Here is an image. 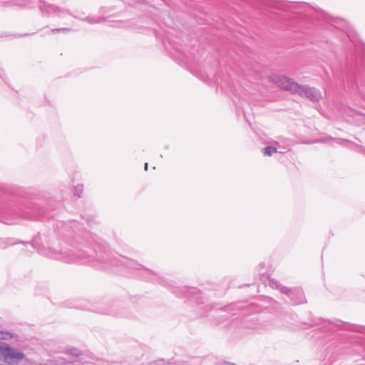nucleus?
Here are the masks:
<instances>
[{
  "label": "nucleus",
  "mask_w": 365,
  "mask_h": 365,
  "mask_svg": "<svg viewBox=\"0 0 365 365\" xmlns=\"http://www.w3.org/2000/svg\"><path fill=\"white\" fill-rule=\"evenodd\" d=\"M273 81L282 89L289 91L292 94L298 95L302 98H306L312 102H319L322 99L321 91L315 87L300 85L284 76H277L273 78Z\"/></svg>",
  "instance_id": "f257e3e1"
},
{
  "label": "nucleus",
  "mask_w": 365,
  "mask_h": 365,
  "mask_svg": "<svg viewBox=\"0 0 365 365\" xmlns=\"http://www.w3.org/2000/svg\"><path fill=\"white\" fill-rule=\"evenodd\" d=\"M48 255L51 258L61 260L66 263L86 264L91 262V259L95 257L92 255L82 250H78V252L73 251L63 252L61 251L58 252L54 249H50Z\"/></svg>",
  "instance_id": "f03ea898"
},
{
  "label": "nucleus",
  "mask_w": 365,
  "mask_h": 365,
  "mask_svg": "<svg viewBox=\"0 0 365 365\" xmlns=\"http://www.w3.org/2000/svg\"><path fill=\"white\" fill-rule=\"evenodd\" d=\"M26 355L9 344L0 341V361L6 364L17 365L24 359Z\"/></svg>",
  "instance_id": "7ed1b4c3"
},
{
  "label": "nucleus",
  "mask_w": 365,
  "mask_h": 365,
  "mask_svg": "<svg viewBox=\"0 0 365 365\" xmlns=\"http://www.w3.org/2000/svg\"><path fill=\"white\" fill-rule=\"evenodd\" d=\"M282 294H286L294 304L305 302V297L303 290L299 287H282Z\"/></svg>",
  "instance_id": "20e7f679"
},
{
  "label": "nucleus",
  "mask_w": 365,
  "mask_h": 365,
  "mask_svg": "<svg viewBox=\"0 0 365 365\" xmlns=\"http://www.w3.org/2000/svg\"><path fill=\"white\" fill-rule=\"evenodd\" d=\"M14 215L33 220H38L44 217L41 210L36 207H28L26 210L19 209L15 210Z\"/></svg>",
  "instance_id": "39448f33"
},
{
  "label": "nucleus",
  "mask_w": 365,
  "mask_h": 365,
  "mask_svg": "<svg viewBox=\"0 0 365 365\" xmlns=\"http://www.w3.org/2000/svg\"><path fill=\"white\" fill-rule=\"evenodd\" d=\"M40 10L43 14H55L59 17H62L64 14L71 15L70 11L66 9L45 3L40 6Z\"/></svg>",
  "instance_id": "423d86ee"
},
{
  "label": "nucleus",
  "mask_w": 365,
  "mask_h": 365,
  "mask_svg": "<svg viewBox=\"0 0 365 365\" xmlns=\"http://www.w3.org/2000/svg\"><path fill=\"white\" fill-rule=\"evenodd\" d=\"M77 308H79V309H83V310L93 311V312H97L99 314H115L114 312V311L110 310L108 308L100 307H93V305H90V304L78 306V307H77Z\"/></svg>",
  "instance_id": "0eeeda50"
},
{
  "label": "nucleus",
  "mask_w": 365,
  "mask_h": 365,
  "mask_svg": "<svg viewBox=\"0 0 365 365\" xmlns=\"http://www.w3.org/2000/svg\"><path fill=\"white\" fill-rule=\"evenodd\" d=\"M121 257L124 259L123 264L128 268L135 269H144L152 274H155L154 272L148 269V268L144 267L142 264L138 263L136 261L133 259L123 256H121Z\"/></svg>",
  "instance_id": "6e6552de"
},
{
  "label": "nucleus",
  "mask_w": 365,
  "mask_h": 365,
  "mask_svg": "<svg viewBox=\"0 0 365 365\" xmlns=\"http://www.w3.org/2000/svg\"><path fill=\"white\" fill-rule=\"evenodd\" d=\"M197 292V289L195 288H187L186 287L182 288V292H183V294H178L177 292H174L178 297H181L182 296H187L189 297H191V294L195 293Z\"/></svg>",
  "instance_id": "1a4fd4ad"
},
{
  "label": "nucleus",
  "mask_w": 365,
  "mask_h": 365,
  "mask_svg": "<svg viewBox=\"0 0 365 365\" xmlns=\"http://www.w3.org/2000/svg\"><path fill=\"white\" fill-rule=\"evenodd\" d=\"M269 284L271 287L274 289H279V292L282 293V287H287L286 286L282 285L279 281L274 279H269Z\"/></svg>",
  "instance_id": "9d476101"
},
{
  "label": "nucleus",
  "mask_w": 365,
  "mask_h": 365,
  "mask_svg": "<svg viewBox=\"0 0 365 365\" xmlns=\"http://www.w3.org/2000/svg\"><path fill=\"white\" fill-rule=\"evenodd\" d=\"M66 352L68 355H70L71 356H74V357L80 356L82 354L81 351L78 349L75 348V347H69V348H68L66 349Z\"/></svg>",
  "instance_id": "9b49d317"
},
{
  "label": "nucleus",
  "mask_w": 365,
  "mask_h": 365,
  "mask_svg": "<svg viewBox=\"0 0 365 365\" xmlns=\"http://www.w3.org/2000/svg\"><path fill=\"white\" fill-rule=\"evenodd\" d=\"M15 334L7 331H0V340H9L14 338Z\"/></svg>",
  "instance_id": "f8f14e48"
},
{
  "label": "nucleus",
  "mask_w": 365,
  "mask_h": 365,
  "mask_svg": "<svg viewBox=\"0 0 365 365\" xmlns=\"http://www.w3.org/2000/svg\"><path fill=\"white\" fill-rule=\"evenodd\" d=\"M277 152V148L274 146H267L262 150L264 155L271 156L273 153Z\"/></svg>",
  "instance_id": "ddd939ff"
},
{
  "label": "nucleus",
  "mask_w": 365,
  "mask_h": 365,
  "mask_svg": "<svg viewBox=\"0 0 365 365\" xmlns=\"http://www.w3.org/2000/svg\"><path fill=\"white\" fill-rule=\"evenodd\" d=\"M334 324L336 326H344L346 329H349V330H353L354 329V325L353 324H350L349 323H345V322H343L340 320H336V322H334Z\"/></svg>",
  "instance_id": "4468645a"
},
{
  "label": "nucleus",
  "mask_w": 365,
  "mask_h": 365,
  "mask_svg": "<svg viewBox=\"0 0 365 365\" xmlns=\"http://www.w3.org/2000/svg\"><path fill=\"white\" fill-rule=\"evenodd\" d=\"M83 191V185H78L75 187L74 189V195H76L78 198L81 197V194Z\"/></svg>",
  "instance_id": "2eb2a0df"
},
{
  "label": "nucleus",
  "mask_w": 365,
  "mask_h": 365,
  "mask_svg": "<svg viewBox=\"0 0 365 365\" xmlns=\"http://www.w3.org/2000/svg\"><path fill=\"white\" fill-rule=\"evenodd\" d=\"M71 30V29L69 28H59V29H54L51 31L53 34H57L60 32H68Z\"/></svg>",
  "instance_id": "dca6fc26"
},
{
  "label": "nucleus",
  "mask_w": 365,
  "mask_h": 365,
  "mask_svg": "<svg viewBox=\"0 0 365 365\" xmlns=\"http://www.w3.org/2000/svg\"><path fill=\"white\" fill-rule=\"evenodd\" d=\"M84 21L89 22L90 24H96V23H100L103 21H104V19H99L98 21H94L91 19L90 17H86Z\"/></svg>",
  "instance_id": "f3484780"
},
{
  "label": "nucleus",
  "mask_w": 365,
  "mask_h": 365,
  "mask_svg": "<svg viewBox=\"0 0 365 365\" xmlns=\"http://www.w3.org/2000/svg\"><path fill=\"white\" fill-rule=\"evenodd\" d=\"M96 257H98V260L101 262H107V259L101 255H96Z\"/></svg>",
  "instance_id": "a211bd4d"
},
{
  "label": "nucleus",
  "mask_w": 365,
  "mask_h": 365,
  "mask_svg": "<svg viewBox=\"0 0 365 365\" xmlns=\"http://www.w3.org/2000/svg\"><path fill=\"white\" fill-rule=\"evenodd\" d=\"M331 141H336L337 143L341 144L343 142L341 139H331Z\"/></svg>",
  "instance_id": "6ab92c4d"
},
{
  "label": "nucleus",
  "mask_w": 365,
  "mask_h": 365,
  "mask_svg": "<svg viewBox=\"0 0 365 365\" xmlns=\"http://www.w3.org/2000/svg\"><path fill=\"white\" fill-rule=\"evenodd\" d=\"M19 244H23V245H27V244H29V242H26V241H20V242H14V243H13L12 245H16V244H19Z\"/></svg>",
  "instance_id": "aec40b11"
},
{
  "label": "nucleus",
  "mask_w": 365,
  "mask_h": 365,
  "mask_svg": "<svg viewBox=\"0 0 365 365\" xmlns=\"http://www.w3.org/2000/svg\"><path fill=\"white\" fill-rule=\"evenodd\" d=\"M322 15L323 16V18H324V19H327V14H325L324 11H322Z\"/></svg>",
  "instance_id": "412c9836"
},
{
  "label": "nucleus",
  "mask_w": 365,
  "mask_h": 365,
  "mask_svg": "<svg viewBox=\"0 0 365 365\" xmlns=\"http://www.w3.org/2000/svg\"><path fill=\"white\" fill-rule=\"evenodd\" d=\"M148 163H146L145 164V170H148Z\"/></svg>",
  "instance_id": "4be33fe9"
},
{
  "label": "nucleus",
  "mask_w": 365,
  "mask_h": 365,
  "mask_svg": "<svg viewBox=\"0 0 365 365\" xmlns=\"http://www.w3.org/2000/svg\"><path fill=\"white\" fill-rule=\"evenodd\" d=\"M331 21H332V22H334V23H336V22H337V20H336V19H331Z\"/></svg>",
  "instance_id": "5701e85b"
},
{
  "label": "nucleus",
  "mask_w": 365,
  "mask_h": 365,
  "mask_svg": "<svg viewBox=\"0 0 365 365\" xmlns=\"http://www.w3.org/2000/svg\"><path fill=\"white\" fill-rule=\"evenodd\" d=\"M227 364H228V365H236L235 364H234V363H230V362H228V363H227Z\"/></svg>",
  "instance_id": "b1692460"
},
{
  "label": "nucleus",
  "mask_w": 365,
  "mask_h": 365,
  "mask_svg": "<svg viewBox=\"0 0 365 365\" xmlns=\"http://www.w3.org/2000/svg\"><path fill=\"white\" fill-rule=\"evenodd\" d=\"M31 245H32L33 247H34V240H33V241H32V242H31Z\"/></svg>",
  "instance_id": "393cba45"
},
{
  "label": "nucleus",
  "mask_w": 365,
  "mask_h": 365,
  "mask_svg": "<svg viewBox=\"0 0 365 365\" xmlns=\"http://www.w3.org/2000/svg\"><path fill=\"white\" fill-rule=\"evenodd\" d=\"M0 365H9V364H0Z\"/></svg>",
  "instance_id": "a878e982"
}]
</instances>
